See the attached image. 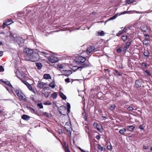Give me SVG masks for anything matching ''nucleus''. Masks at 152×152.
Masks as SVG:
<instances>
[{"label":"nucleus","mask_w":152,"mask_h":152,"mask_svg":"<svg viewBox=\"0 0 152 152\" xmlns=\"http://www.w3.org/2000/svg\"><path fill=\"white\" fill-rule=\"evenodd\" d=\"M45 85V83L41 81H39L38 82L37 86L40 88H42Z\"/></svg>","instance_id":"nucleus-13"},{"label":"nucleus","mask_w":152,"mask_h":152,"mask_svg":"<svg viewBox=\"0 0 152 152\" xmlns=\"http://www.w3.org/2000/svg\"><path fill=\"white\" fill-rule=\"evenodd\" d=\"M119 15L118 14V13L116 14L115 15H114L113 16L110 17L108 20H113L116 18Z\"/></svg>","instance_id":"nucleus-28"},{"label":"nucleus","mask_w":152,"mask_h":152,"mask_svg":"<svg viewBox=\"0 0 152 152\" xmlns=\"http://www.w3.org/2000/svg\"><path fill=\"white\" fill-rule=\"evenodd\" d=\"M126 32V31L124 28L123 31H120L116 34V35L118 37H119L122 34H124Z\"/></svg>","instance_id":"nucleus-14"},{"label":"nucleus","mask_w":152,"mask_h":152,"mask_svg":"<svg viewBox=\"0 0 152 152\" xmlns=\"http://www.w3.org/2000/svg\"><path fill=\"white\" fill-rule=\"evenodd\" d=\"M29 110H30V112L32 113L36 114L37 113L35 110L33 108L31 107H29Z\"/></svg>","instance_id":"nucleus-36"},{"label":"nucleus","mask_w":152,"mask_h":152,"mask_svg":"<svg viewBox=\"0 0 152 152\" xmlns=\"http://www.w3.org/2000/svg\"><path fill=\"white\" fill-rule=\"evenodd\" d=\"M110 107L109 108L111 110H113L115 109L116 106L115 104H112L110 105Z\"/></svg>","instance_id":"nucleus-31"},{"label":"nucleus","mask_w":152,"mask_h":152,"mask_svg":"<svg viewBox=\"0 0 152 152\" xmlns=\"http://www.w3.org/2000/svg\"><path fill=\"white\" fill-rule=\"evenodd\" d=\"M39 53L40 55L43 56H45L46 58H47V57L45 56V55H48L49 54V52H47L44 51H39Z\"/></svg>","instance_id":"nucleus-20"},{"label":"nucleus","mask_w":152,"mask_h":152,"mask_svg":"<svg viewBox=\"0 0 152 152\" xmlns=\"http://www.w3.org/2000/svg\"><path fill=\"white\" fill-rule=\"evenodd\" d=\"M141 29L142 31L146 32L148 30V28L145 25H143L141 27Z\"/></svg>","instance_id":"nucleus-26"},{"label":"nucleus","mask_w":152,"mask_h":152,"mask_svg":"<svg viewBox=\"0 0 152 152\" xmlns=\"http://www.w3.org/2000/svg\"><path fill=\"white\" fill-rule=\"evenodd\" d=\"M141 66L142 68H145L147 66L146 63H142L141 64Z\"/></svg>","instance_id":"nucleus-43"},{"label":"nucleus","mask_w":152,"mask_h":152,"mask_svg":"<svg viewBox=\"0 0 152 152\" xmlns=\"http://www.w3.org/2000/svg\"><path fill=\"white\" fill-rule=\"evenodd\" d=\"M128 110L129 111H132L134 109L132 107H129L127 108Z\"/></svg>","instance_id":"nucleus-47"},{"label":"nucleus","mask_w":152,"mask_h":152,"mask_svg":"<svg viewBox=\"0 0 152 152\" xmlns=\"http://www.w3.org/2000/svg\"><path fill=\"white\" fill-rule=\"evenodd\" d=\"M94 126L99 132H102L103 129L102 126L100 124L95 123L94 124Z\"/></svg>","instance_id":"nucleus-8"},{"label":"nucleus","mask_w":152,"mask_h":152,"mask_svg":"<svg viewBox=\"0 0 152 152\" xmlns=\"http://www.w3.org/2000/svg\"><path fill=\"white\" fill-rule=\"evenodd\" d=\"M66 106L67 107V111L68 112H70V104L69 103H67Z\"/></svg>","instance_id":"nucleus-39"},{"label":"nucleus","mask_w":152,"mask_h":152,"mask_svg":"<svg viewBox=\"0 0 152 152\" xmlns=\"http://www.w3.org/2000/svg\"><path fill=\"white\" fill-rule=\"evenodd\" d=\"M41 114L44 116L47 117H49V114L46 112H41Z\"/></svg>","instance_id":"nucleus-38"},{"label":"nucleus","mask_w":152,"mask_h":152,"mask_svg":"<svg viewBox=\"0 0 152 152\" xmlns=\"http://www.w3.org/2000/svg\"><path fill=\"white\" fill-rule=\"evenodd\" d=\"M149 39H144L143 41V44L146 46H148L149 45V43L148 42Z\"/></svg>","instance_id":"nucleus-22"},{"label":"nucleus","mask_w":152,"mask_h":152,"mask_svg":"<svg viewBox=\"0 0 152 152\" xmlns=\"http://www.w3.org/2000/svg\"><path fill=\"white\" fill-rule=\"evenodd\" d=\"M65 81L69 83L70 82L69 79V78H67L65 80Z\"/></svg>","instance_id":"nucleus-55"},{"label":"nucleus","mask_w":152,"mask_h":152,"mask_svg":"<svg viewBox=\"0 0 152 152\" xmlns=\"http://www.w3.org/2000/svg\"><path fill=\"white\" fill-rule=\"evenodd\" d=\"M107 150L110 151H111L112 150V147L111 145L110 144V145H107Z\"/></svg>","instance_id":"nucleus-42"},{"label":"nucleus","mask_w":152,"mask_h":152,"mask_svg":"<svg viewBox=\"0 0 152 152\" xmlns=\"http://www.w3.org/2000/svg\"><path fill=\"white\" fill-rule=\"evenodd\" d=\"M15 92L16 93L17 96L20 98V99H21L22 100L25 101L26 100V99L24 98L23 96V94L20 90H15Z\"/></svg>","instance_id":"nucleus-7"},{"label":"nucleus","mask_w":152,"mask_h":152,"mask_svg":"<svg viewBox=\"0 0 152 152\" xmlns=\"http://www.w3.org/2000/svg\"><path fill=\"white\" fill-rule=\"evenodd\" d=\"M97 151L98 152H101L104 150V148L102 147L100 144L97 145Z\"/></svg>","instance_id":"nucleus-15"},{"label":"nucleus","mask_w":152,"mask_h":152,"mask_svg":"<svg viewBox=\"0 0 152 152\" xmlns=\"http://www.w3.org/2000/svg\"><path fill=\"white\" fill-rule=\"evenodd\" d=\"M39 58V55L38 53L29 49V61L35 62L38 61Z\"/></svg>","instance_id":"nucleus-2"},{"label":"nucleus","mask_w":152,"mask_h":152,"mask_svg":"<svg viewBox=\"0 0 152 152\" xmlns=\"http://www.w3.org/2000/svg\"><path fill=\"white\" fill-rule=\"evenodd\" d=\"M47 58L49 60V62L51 63H55L58 61V58L55 57L53 55L47 57Z\"/></svg>","instance_id":"nucleus-6"},{"label":"nucleus","mask_w":152,"mask_h":152,"mask_svg":"<svg viewBox=\"0 0 152 152\" xmlns=\"http://www.w3.org/2000/svg\"><path fill=\"white\" fill-rule=\"evenodd\" d=\"M128 12H128H128H126V11H124V12H121V13H120V14L118 15H120L124 14H125V13H128Z\"/></svg>","instance_id":"nucleus-51"},{"label":"nucleus","mask_w":152,"mask_h":152,"mask_svg":"<svg viewBox=\"0 0 152 152\" xmlns=\"http://www.w3.org/2000/svg\"><path fill=\"white\" fill-rule=\"evenodd\" d=\"M50 87H51L52 88H54L55 87V82L54 81H53L49 84Z\"/></svg>","instance_id":"nucleus-21"},{"label":"nucleus","mask_w":152,"mask_h":152,"mask_svg":"<svg viewBox=\"0 0 152 152\" xmlns=\"http://www.w3.org/2000/svg\"><path fill=\"white\" fill-rule=\"evenodd\" d=\"M134 2V0H126V2L128 4H129L131 3H133Z\"/></svg>","instance_id":"nucleus-41"},{"label":"nucleus","mask_w":152,"mask_h":152,"mask_svg":"<svg viewBox=\"0 0 152 152\" xmlns=\"http://www.w3.org/2000/svg\"><path fill=\"white\" fill-rule=\"evenodd\" d=\"M10 36L11 37L12 39V38H13V37H15L13 36V35L12 34V32L10 33Z\"/></svg>","instance_id":"nucleus-57"},{"label":"nucleus","mask_w":152,"mask_h":152,"mask_svg":"<svg viewBox=\"0 0 152 152\" xmlns=\"http://www.w3.org/2000/svg\"><path fill=\"white\" fill-rule=\"evenodd\" d=\"M42 93L44 94L45 96L47 98L48 97L49 95L50 94V92L47 91L43 92Z\"/></svg>","instance_id":"nucleus-33"},{"label":"nucleus","mask_w":152,"mask_h":152,"mask_svg":"<svg viewBox=\"0 0 152 152\" xmlns=\"http://www.w3.org/2000/svg\"><path fill=\"white\" fill-rule=\"evenodd\" d=\"M86 59L85 58L82 56H79L76 59V61L78 64H81V66L77 67V69H79L81 70L82 69L86 67L89 66V64L88 63L86 62L84 63H83L85 61Z\"/></svg>","instance_id":"nucleus-1"},{"label":"nucleus","mask_w":152,"mask_h":152,"mask_svg":"<svg viewBox=\"0 0 152 152\" xmlns=\"http://www.w3.org/2000/svg\"><path fill=\"white\" fill-rule=\"evenodd\" d=\"M43 78L45 79H50L51 78V77L50 74H46L44 75Z\"/></svg>","instance_id":"nucleus-17"},{"label":"nucleus","mask_w":152,"mask_h":152,"mask_svg":"<svg viewBox=\"0 0 152 152\" xmlns=\"http://www.w3.org/2000/svg\"><path fill=\"white\" fill-rule=\"evenodd\" d=\"M3 52L0 50V57L1 56L3 55Z\"/></svg>","instance_id":"nucleus-58"},{"label":"nucleus","mask_w":152,"mask_h":152,"mask_svg":"<svg viewBox=\"0 0 152 152\" xmlns=\"http://www.w3.org/2000/svg\"><path fill=\"white\" fill-rule=\"evenodd\" d=\"M145 73L148 75L150 76L151 75L150 72L147 70L145 71Z\"/></svg>","instance_id":"nucleus-52"},{"label":"nucleus","mask_w":152,"mask_h":152,"mask_svg":"<svg viewBox=\"0 0 152 152\" xmlns=\"http://www.w3.org/2000/svg\"><path fill=\"white\" fill-rule=\"evenodd\" d=\"M98 35L101 36H103L104 35V33L103 31H101L98 32Z\"/></svg>","instance_id":"nucleus-37"},{"label":"nucleus","mask_w":152,"mask_h":152,"mask_svg":"<svg viewBox=\"0 0 152 152\" xmlns=\"http://www.w3.org/2000/svg\"><path fill=\"white\" fill-rule=\"evenodd\" d=\"M102 117L104 118V119H106L107 118H106V116H102Z\"/></svg>","instance_id":"nucleus-63"},{"label":"nucleus","mask_w":152,"mask_h":152,"mask_svg":"<svg viewBox=\"0 0 152 152\" xmlns=\"http://www.w3.org/2000/svg\"><path fill=\"white\" fill-rule=\"evenodd\" d=\"M15 42H16L20 47H21L23 45V43L25 42V39H23L22 37L16 36L12 38Z\"/></svg>","instance_id":"nucleus-4"},{"label":"nucleus","mask_w":152,"mask_h":152,"mask_svg":"<svg viewBox=\"0 0 152 152\" xmlns=\"http://www.w3.org/2000/svg\"><path fill=\"white\" fill-rule=\"evenodd\" d=\"M126 130L125 128H122L119 131V133L122 135H124V133L126 132Z\"/></svg>","instance_id":"nucleus-25"},{"label":"nucleus","mask_w":152,"mask_h":152,"mask_svg":"<svg viewBox=\"0 0 152 152\" xmlns=\"http://www.w3.org/2000/svg\"><path fill=\"white\" fill-rule=\"evenodd\" d=\"M95 50V48L93 46H90L89 47L87 50V54H89L91 52L94 51Z\"/></svg>","instance_id":"nucleus-10"},{"label":"nucleus","mask_w":152,"mask_h":152,"mask_svg":"<svg viewBox=\"0 0 152 152\" xmlns=\"http://www.w3.org/2000/svg\"><path fill=\"white\" fill-rule=\"evenodd\" d=\"M23 59L25 61H28V48L24 49L23 53Z\"/></svg>","instance_id":"nucleus-5"},{"label":"nucleus","mask_w":152,"mask_h":152,"mask_svg":"<svg viewBox=\"0 0 152 152\" xmlns=\"http://www.w3.org/2000/svg\"><path fill=\"white\" fill-rule=\"evenodd\" d=\"M6 22L7 23L8 25H10V24L13 23V22L11 19H8L6 21Z\"/></svg>","instance_id":"nucleus-32"},{"label":"nucleus","mask_w":152,"mask_h":152,"mask_svg":"<svg viewBox=\"0 0 152 152\" xmlns=\"http://www.w3.org/2000/svg\"><path fill=\"white\" fill-rule=\"evenodd\" d=\"M121 39L124 42L127 39L128 37V36H122L121 37Z\"/></svg>","instance_id":"nucleus-34"},{"label":"nucleus","mask_w":152,"mask_h":152,"mask_svg":"<svg viewBox=\"0 0 152 152\" xmlns=\"http://www.w3.org/2000/svg\"><path fill=\"white\" fill-rule=\"evenodd\" d=\"M4 68L2 65L0 66V72H4Z\"/></svg>","instance_id":"nucleus-44"},{"label":"nucleus","mask_w":152,"mask_h":152,"mask_svg":"<svg viewBox=\"0 0 152 152\" xmlns=\"http://www.w3.org/2000/svg\"><path fill=\"white\" fill-rule=\"evenodd\" d=\"M64 148L65 149H66L67 148H69L68 144L65 142L64 143Z\"/></svg>","instance_id":"nucleus-46"},{"label":"nucleus","mask_w":152,"mask_h":152,"mask_svg":"<svg viewBox=\"0 0 152 152\" xmlns=\"http://www.w3.org/2000/svg\"><path fill=\"white\" fill-rule=\"evenodd\" d=\"M143 81L141 80H136L135 82V84L137 87H138L141 86Z\"/></svg>","instance_id":"nucleus-11"},{"label":"nucleus","mask_w":152,"mask_h":152,"mask_svg":"<svg viewBox=\"0 0 152 152\" xmlns=\"http://www.w3.org/2000/svg\"><path fill=\"white\" fill-rule=\"evenodd\" d=\"M143 54L144 56L148 57L149 56V53L148 50H145V51L144 52Z\"/></svg>","instance_id":"nucleus-30"},{"label":"nucleus","mask_w":152,"mask_h":152,"mask_svg":"<svg viewBox=\"0 0 152 152\" xmlns=\"http://www.w3.org/2000/svg\"><path fill=\"white\" fill-rule=\"evenodd\" d=\"M59 94L61 97L64 100H66V96L64 95L63 93L61 92H60L59 93Z\"/></svg>","instance_id":"nucleus-23"},{"label":"nucleus","mask_w":152,"mask_h":152,"mask_svg":"<svg viewBox=\"0 0 152 152\" xmlns=\"http://www.w3.org/2000/svg\"><path fill=\"white\" fill-rule=\"evenodd\" d=\"M0 83L3 85V86L11 94L13 93V90L12 89L9 90L7 86L4 85L0 82Z\"/></svg>","instance_id":"nucleus-24"},{"label":"nucleus","mask_w":152,"mask_h":152,"mask_svg":"<svg viewBox=\"0 0 152 152\" xmlns=\"http://www.w3.org/2000/svg\"><path fill=\"white\" fill-rule=\"evenodd\" d=\"M64 150L66 152H71L69 148H67L66 149H64Z\"/></svg>","instance_id":"nucleus-54"},{"label":"nucleus","mask_w":152,"mask_h":152,"mask_svg":"<svg viewBox=\"0 0 152 152\" xmlns=\"http://www.w3.org/2000/svg\"><path fill=\"white\" fill-rule=\"evenodd\" d=\"M131 41L130 40H128V42H127L124 46V51L128 49L131 45Z\"/></svg>","instance_id":"nucleus-12"},{"label":"nucleus","mask_w":152,"mask_h":152,"mask_svg":"<svg viewBox=\"0 0 152 152\" xmlns=\"http://www.w3.org/2000/svg\"><path fill=\"white\" fill-rule=\"evenodd\" d=\"M150 150L151 151V152H152V146H151V148H150Z\"/></svg>","instance_id":"nucleus-64"},{"label":"nucleus","mask_w":152,"mask_h":152,"mask_svg":"<svg viewBox=\"0 0 152 152\" xmlns=\"http://www.w3.org/2000/svg\"><path fill=\"white\" fill-rule=\"evenodd\" d=\"M37 106L40 109H42L43 108V106L42 104L40 102H38L37 104Z\"/></svg>","instance_id":"nucleus-29"},{"label":"nucleus","mask_w":152,"mask_h":152,"mask_svg":"<svg viewBox=\"0 0 152 152\" xmlns=\"http://www.w3.org/2000/svg\"><path fill=\"white\" fill-rule=\"evenodd\" d=\"M96 138L99 140L100 138V136L99 135H97L96 137Z\"/></svg>","instance_id":"nucleus-59"},{"label":"nucleus","mask_w":152,"mask_h":152,"mask_svg":"<svg viewBox=\"0 0 152 152\" xmlns=\"http://www.w3.org/2000/svg\"><path fill=\"white\" fill-rule=\"evenodd\" d=\"M117 52L118 53H120L121 52V50L120 48H119L117 49Z\"/></svg>","instance_id":"nucleus-56"},{"label":"nucleus","mask_w":152,"mask_h":152,"mask_svg":"<svg viewBox=\"0 0 152 152\" xmlns=\"http://www.w3.org/2000/svg\"><path fill=\"white\" fill-rule=\"evenodd\" d=\"M44 104L45 105H50L51 104V103L50 102L48 101H47Z\"/></svg>","instance_id":"nucleus-48"},{"label":"nucleus","mask_w":152,"mask_h":152,"mask_svg":"<svg viewBox=\"0 0 152 152\" xmlns=\"http://www.w3.org/2000/svg\"><path fill=\"white\" fill-rule=\"evenodd\" d=\"M58 67L59 68V69H62L63 68V67L62 66L61 64H60L58 65Z\"/></svg>","instance_id":"nucleus-50"},{"label":"nucleus","mask_w":152,"mask_h":152,"mask_svg":"<svg viewBox=\"0 0 152 152\" xmlns=\"http://www.w3.org/2000/svg\"><path fill=\"white\" fill-rule=\"evenodd\" d=\"M57 95L56 92H54L51 94V96L53 99H55L56 98Z\"/></svg>","instance_id":"nucleus-35"},{"label":"nucleus","mask_w":152,"mask_h":152,"mask_svg":"<svg viewBox=\"0 0 152 152\" xmlns=\"http://www.w3.org/2000/svg\"><path fill=\"white\" fill-rule=\"evenodd\" d=\"M83 115H84V118H85V119L86 120V118L85 116L86 115V113H83Z\"/></svg>","instance_id":"nucleus-61"},{"label":"nucleus","mask_w":152,"mask_h":152,"mask_svg":"<svg viewBox=\"0 0 152 152\" xmlns=\"http://www.w3.org/2000/svg\"><path fill=\"white\" fill-rule=\"evenodd\" d=\"M135 128V126L133 125L128 126H127L126 128L129 131H132Z\"/></svg>","instance_id":"nucleus-19"},{"label":"nucleus","mask_w":152,"mask_h":152,"mask_svg":"<svg viewBox=\"0 0 152 152\" xmlns=\"http://www.w3.org/2000/svg\"><path fill=\"white\" fill-rule=\"evenodd\" d=\"M18 78H19L22 83H23L28 88V83L27 82L26 80H23L20 79L19 77L18 76H17Z\"/></svg>","instance_id":"nucleus-18"},{"label":"nucleus","mask_w":152,"mask_h":152,"mask_svg":"<svg viewBox=\"0 0 152 152\" xmlns=\"http://www.w3.org/2000/svg\"><path fill=\"white\" fill-rule=\"evenodd\" d=\"M144 36L146 37V39H149V36L148 34H144Z\"/></svg>","instance_id":"nucleus-49"},{"label":"nucleus","mask_w":152,"mask_h":152,"mask_svg":"<svg viewBox=\"0 0 152 152\" xmlns=\"http://www.w3.org/2000/svg\"><path fill=\"white\" fill-rule=\"evenodd\" d=\"M148 147L146 146L143 145V148L145 149H148Z\"/></svg>","instance_id":"nucleus-60"},{"label":"nucleus","mask_w":152,"mask_h":152,"mask_svg":"<svg viewBox=\"0 0 152 152\" xmlns=\"http://www.w3.org/2000/svg\"><path fill=\"white\" fill-rule=\"evenodd\" d=\"M139 128L141 130H143V125H140L139 127Z\"/></svg>","instance_id":"nucleus-53"},{"label":"nucleus","mask_w":152,"mask_h":152,"mask_svg":"<svg viewBox=\"0 0 152 152\" xmlns=\"http://www.w3.org/2000/svg\"><path fill=\"white\" fill-rule=\"evenodd\" d=\"M28 11L27 10V8H25L24 9L23 11L20 12L18 14V16L19 17L25 19L26 24L28 26Z\"/></svg>","instance_id":"nucleus-3"},{"label":"nucleus","mask_w":152,"mask_h":152,"mask_svg":"<svg viewBox=\"0 0 152 152\" xmlns=\"http://www.w3.org/2000/svg\"><path fill=\"white\" fill-rule=\"evenodd\" d=\"M35 64L38 69L39 70L42 68V65L41 63L36 62L35 63Z\"/></svg>","instance_id":"nucleus-16"},{"label":"nucleus","mask_w":152,"mask_h":152,"mask_svg":"<svg viewBox=\"0 0 152 152\" xmlns=\"http://www.w3.org/2000/svg\"><path fill=\"white\" fill-rule=\"evenodd\" d=\"M66 125H69L70 124V122H67L66 123Z\"/></svg>","instance_id":"nucleus-62"},{"label":"nucleus","mask_w":152,"mask_h":152,"mask_svg":"<svg viewBox=\"0 0 152 152\" xmlns=\"http://www.w3.org/2000/svg\"><path fill=\"white\" fill-rule=\"evenodd\" d=\"M22 118L24 120H27L28 119V115L23 114L22 116Z\"/></svg>","instance_id":"nucleus-27"},{"label":"nucleus","mask_w":152,"mask_h":152,"mask_svg":"<svg viewBox=\"0 0 152 152\" xmlns=\"http://www.w3.org/2000/svg\"><path fill=\"white\" fill-rule=\"evenodd\" d=\"M29 90L33 92L34 94H35V90L33 89L31 86L29 84Z\"/></svg>","instance_id":"nucleus-40"},{"label":"nucleus","mask_w":152,"mask_h":152,"mask_svg":"<svg viewBox=\"0 0 152 152\" xmlns=\"http://www.w3.org/2000/svg\"><path fill=\"white\" fill-rule=\"evenodd\" d=\"M0 81L1 82L4 83L5 85L8 86L10 87H11L13 89H15L13 87L12 84H11L10 82L7 80L6 79L5 80H3L2 79H0Z\"/></svg>","instance_id":"nucleus-9"},{"label":"nucleus","mask_w":152,"mask_h":152,"mask_svg":"<svg viewBox=\"0 0 152 152\" xmlns=\"http://www.w3.org/2000/svg\"><path fill=\"white\" fill-rule=\"evenodd\" d=\"M7 25V23L5 22L3 23L2 27L3 29Z\"/></svg>","instance_id":"nucleus-45"}]
</instances>
